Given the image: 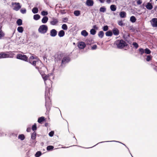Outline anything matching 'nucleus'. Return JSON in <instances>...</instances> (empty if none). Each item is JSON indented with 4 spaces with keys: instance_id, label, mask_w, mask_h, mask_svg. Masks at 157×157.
Returning a JSON list of instances; mask_svg holds the SVG:
<instances>
[{
    "instance_id": "obj_7",
    "label": "nucleus",
    "mask_w": 157,
    "mask_h": 157,
    "mask_svg": "<svg viewBox=\"0 0 157 157\" xmlns=\"http://www.w3.org/2000/svg\"><path fill=\"white\" fill-rule=\"evenodd\" d=\"M13 55L7 54L4 52H2L0 53V58H11L12 57Z\"/></svg>"
},
{
    "instance_id": "obj_60",
    "label": "nucleus",
    "mask_w": 157,
    "mask_h": 157,
    "mask_svg": "<svg viewBox=\"0 0 157 157\" xmlns=\"http://www.w3.org/2000/svg\"><path fill=\"white\" fill-rule=\"evenodd\" d=\"M61 57V55H60L58 56V59H60Z\"/></svg>"
},
{
    "instance_id": "obj_59",
    "label": "nucleus",
    "mask_w": 157,
    "mask_h": 157,
    "mask_svg": "<svg viewBox=\"0 0 157 157\" xmlns=\"http://www.w3.org/2000/svg\"><path fill=\"white\" fill-rule=\"evenodd\" d=\"M35 59L34 57V56H31L30 57L29 59Z\"/></svg>"
},
{
    "instance_id": "obj_16",
    "label": "nucleus",
    "mask_w": 157,
    "mask_h": 157,
    "mask_svg": "<svg viewBox=\"0 0 157 157\" xmlns=\"http://www.w3.org/2000/svg\"><path fill=\"white\" fill-rule=\"evenodd\" d=\"M94 3V1L93 0H87L86 4L88 6H91L93 5Z\"/></svg>"
},
{
    "instance_id": "obj_28",
    "label": "nucleus",
    "mask_w": 157,
    "mask_h": 157,
    "mask_svg": "<svg viewBox=\"0 0 157 157\" xmlns=\"http://www.w3.org/2000/svg\"><path fill=\"white\" fill-rule=\"evenodd\" d=\"M16 23L18 26H20L22 24V21L21 19H19L17 20L16 21Z\"/></svg>"
},
{
    "instance_id": "obj_54",
    "label": "nucleus",
    "mask_w": 157,
    "mask_h": 157,
    "mask_svg": "<svg viewBox=\"0 0 157 157\" xmlns=\"http://www.w3.org/2000/svg\"><path fill=\"white\" fill-rule=\"evenodd\" d=\"M68 21V18L67 17H64L63 19V21L64 22H66Z\"/></svg>"
},
{
    "instance_id": "obj_20",
    "label": "nucleus",
    "mask_w": 157,
    "mask_h": 157,
    "mask_svg": "<svg viewBox=\"0 0 157 157\" xmlns=\"http://www.w3.org/2000/svg\"><path fill=\"white\" fill-rule=\"evenodd\" d=\"M45 120V118L44 117H39L38 119V122L40 124H42V122Z\"/></svg>"
},
{
    "instance_id": "obj_63",
    "label": "nucleus",
    "mask_w": 157,
    "mask_h": 157,
    "mask_svg": "<svg viewBox=\"0 0 157 157\" xmlns=\"http://www.w3.org/2000/svg\"><path fill=\"white\" fill-rule=\"evenodd\" d=\"M30 60L31 59H29V60H28V62H29L31 64L32 63V62Z\"/></svg>"
},
{
    "instance_id": "obj_61",
    "label": "nucleus",
    "mask_w": 157,
    "mask_h": 157,
    "mask_svg": "<svg viewBox=\"0 0 157 157\" xmlns=\"http://www.w3.org/2000/svg\"><path fill=\"white\" fill-rule=\"evenodd\" d=\"M99 1L101 3H103L105 2V0H99Z\"/></svg>"
},
{
    "instance_id": "obj_24",
    "label": "nucleus",
    "mask_w": 157,
    "mask_h": 157,
    "mask_svg": "<svg viewBox=\"0 0 157 157\" xmlns=\"http://www.w3.org/2000/svg\"><path fill=\"white\" fill-rule=\"evenodd\" d=\"M105 34L107 36H111L113 35V33L111 30H109L106 32Z\"/></svg>"
},
{
    "instance_id": "obj_50",
    "label": "nucleus",
    "mask_w": 157,
    "mask_h": 157,
    "mask_svg": "<svg viewBox=\"0 0 157 157\" xmlns=\"http://www.w3.org/2000/svg\"><path fill=\"white\" fill-rule=\"evenodd\" d=\"M54 133V131H51L49 133V136L50 137H52L53 136Z\"/></svg>"
},
{
    "instance_id": "obj_38",
    "label": "nucleus",
    "mask_w": 157,
    "mask_h": 157,
    "mask_svg": "<svg viewBox=\"0 0 157 157\" xmlns=\"http://www.w3.org/2000/svg\"><path fill=\"white\" fill-rule=\"evenodd\" d=\"M118 25L121 26H123L124 25V23L123 22L122 20L119 21H118Z\"/></svg>"
},
{
    "instance_id": "obj_9",
    "label": "nucleus",
    "mask_w": 157,
    "mask_h": 157,
    "mask_svg": "<svg viewBox=\"0 0 157 157\" xmlns=\"http://www.w3.org/2000/svg\"><path fill=\"white\" fill-rule=\"evenodd\" d=\"M12 5H15L14 6L13 9L16 11H18L21 8V6L18 2L13 3Z\"/></svg>"
},
{
    "instance_id": "obj_47",
    "label": "nucleus",
    "mask_w": 157,
    "mask_h": 157,
    "mask_svg": "<svg viewBox=\"0 0 157 157\" xmlns=\"http://www.w3.org/2000/svg\"><path fill=\"white\" fill-rule=\"evenodd\" d=\"M22 14H25L26 13V10L25 9H22L20 10Z\"/></svg>"
},
{
    "instance_id": "obj_33",
    "label": "nucleus",
    "mask_w": 157,
    "mask_h": 157,
    "mask_svg": "<svg viewBox=\"0 0 157 157\" xmlns=\"http://www.w3.org/2000/svg\"><path fill=\"white\" fill-rule=\"evenodd\" d=\"M17 31L20 33H22L23 31V28L22 26H19L17 28Z\"/></svg>"
},
{
    "instance_id": "obj_52",
    "label": "nucleus",
    "mask_w": 157,
    "mask_h": 157,
    "mask_svg": "<svg viewBox=\"0 0 157 157\" xmlns=\"http://www.w3.org/2000/svg\"><path fill=\"white\" fill-rule=\"evenodd\" d=\"M6 134L2 131H0V136H6Z\"/></svg>"
},
{
    "instance_id": "obj_48",
    "label": "nucleus",
    "mask_w": 157,
    "mask_h": 157,
    "mask_svg": "<svg viewBox=\"0 0 157 157\" xmlns=\"http://www.w3.org/2000/svg\"><path fill=\"white\" fill-rule=\"evenodd\" d=\"M151 65L153 69L157 72V66L153 64H151Z\"/></svg>"
},
{
    "instance_id": "obj_56",
    "label": "nucleus",
    "mask_w": 157,
    "mask_h": 157,
    "mask_svg": "<svg viewBox=\"0 0 157 157\" xmlns=\"http://www.w3.org/2000/svg\"><path fill=\"white\" fill-rule=\"evenodd\" d=\"M142 2L141 0H138L137 1V3L138 5H140L141 4Z\"/></svg>"
},
{
    "instance_id": "obj_3",
    "label": "nucleus",
    "mask_w": 157,
    "mask_h": 157,
    "mask_svg": "<svg viewBox=\"0 0 157 157\" xmlns=\"http://www.w3.org/2000/svg\"><path fill=\"white\" fill-rule=\"evenodd\" d=\"M70 60V59L68 56L64 57L62 60L61 63L60 67H63L65 66V64L68 63Z\"/></svg>"
},
{
    "instance_id": "obj_31",
    "label": "nucleus",
    "mask_w": 157,
    "mask_h": 157,
    "mask_svg": "<svg viewBox=\"0 0 157 157\" xmlns=\"http://www.w3.org/2000/svg\"><path fill=\"white\" fill-rule=\"evenodd\" d=\"M136 18L134 16H132L130 18V21L132 23H134L136 21Z\"/></svg>"
},
{
    "instance_id": "obj_15",
    "label": "nucleus",
    "mask_w": 157,
    "mask_h": 157,
    "mask_svg": "<svg viewBox=\"0 0 157 157\" xmlns=\"http://www.w3.org/2000/svg\"><path fill=\"white\" fill-rule=\"evenodd\" d=\"M113 34L115 36H118L119 33V30L116 28H113L112 30Z\"/></svg>"
},
{
    "instance_id": "obj_5",
    "label": "nucleus",
    "mask_w": 157,
    "mask_h": 157,
    "mask_svg": "<svg viewBox=\"0 0 157 157\" xmlns=\"http://www.w3.org/2000/svg\"><path fill=\"white\" fill-rule=\"evenodd\" d=\"M16 58L19 59L21 60L26 62H28V58L26 55H22L20 54H18L17 55Z\"/></svg>"
},
{
    "instance_id": "obj_42",
    "label": "nucleus",
    "mask_w": 157,
    "mask_h": 157,
    "mask_svg": "<svg viewBox=\"0 0 157 157\" xmlns=\"http://www.w3.org/2000/svg\"><path fill=\"white\" fill-rule=\"evenodd\" d=\"M103 30L104 31H106L108 30L109 29V27L107 25L104 26L102 28Z\"/></svg>"
},
{
    "instance_id": "obj_22",
    "label": "nucleus",
    "mask_w": 157,
    "mask_h": 157,
    "mask_svg": "<svg viewBox=\"0 0 157 157\" xmlns=\"http://www.w3.org/2000/svg\"><path fill=\"white\" fill-rule=\"evenodd\" d=\"M58 35L60 37H63L65 35L64 31L63 30H61L59 32Z\"/></svg>"
},
{
    "instance_id": "obj_45",
    "label": "nucleus",
    "mask_w": 157,
    "mask_h": 157,
    "mask_svg": "<svg viewBox=\"0 0 157 157\" xmlns=\"http://www.w3.org/2000/svg\"><path fill=\"white\" fill-rule=\"evenodd\" d=\"M32 130L33 131H34L36 130L37 129V127H36V123H35L32 126Z\"/></svg>"
},
{
    "instance_id": "obj_25",
    "label": "nucleus",
    "mask_w": 157,
    "mask_h": 157,
    "mask_svg": "<svg viewBox=\"0 0 157 157\" xmlns=\"http://www.w3.org/2000/svg\"><path fill=\"white\" fill-rule=\"evenodd\" d=\"M117 7L114 5H111L110 6V9L112 11H114L116 10Z\"/></svg>"
},
{
    "instance_id": "obj_36",
    "label": "nucleus",
    "mask_w": 157,
    "mask_h": 157,
    "mask_svg": "<svg viewBox=\"0 0 157 157\" xmlns=\"http://www.w3.org/2000/svg\"><path fill=\"white\" fill-rule=\"evenodd\" d=\"M90 33L92 35H94L96 33V31L94 29H92L90 30Z\"/></svg>"
},
{
    "instance_id": "obj_8",
    "label": "nucleus",
    "mask_w": 157,
    "mask_h": 157,
    "mask_svg": "<svg viewBox=\"0 0 157 157\" xmlns=\"http://www.w3.org/2000/svg\"><path fill=\"white\" fill-rule=\"evenodd\" d=\"M150 22L151 25L153 27H157V18H154L152 19Z\"/></svg>"
},
{
    "instance_id": "obj_10",
    "label": "nucleus",
    "mask_w": 157,
    "mask_h": 157,
    "mask_svg": "<svg viewBox=\"0 0 157 157\" xmlns=\"http://www.w3.org/2000/svg\"><path fill=\"white\" fill-rule=\"evenodd\" d=\"M118 142V143H120L121 144H123V145H124V146H125L128 149L130 153V154L131 155V156H132V157H133L132 155H131L130 152V151L129 150V148H128V147L125 145L124 144L119 142V141H115V140H112V141H102V142H99L96 145H95L94 146H93V147L96 146V145H97L98 144H99V143H105V142Z\"/></svg>"
},
{
    "instance_id": "obj_62",
    "label": "nucleus",
    "mask_w": 157,
    "mask_h": 157,
    "mask_svg": "<svg viewBox=\"0 0 157 157\" xmlns=\"http://www.w3.org/2000/svg\"><path fill=\"white\" fill-rule=\"evenodd\" d=\"M106 2L108 3H110L111 2V0H106Z\"/></svg>"
},
{
    "instance_id": "obj_58",
    "label": "nucleus",
    "mask_w": 157,
    "mask_h": 157,
    "mask_svg": "<svg viewBox=\"0 0 157 157\" xmlns=\"http://www.w3.org/2000/svg\"><path fill=\"white\" fill-rule=\"evenodd\" d=\"M31 130V128H28L26 129V131L28 132H29Z\"/></svg>"
},
{
    "instance_id": "obj_27",
    "label": "nucleus",
    "mask_w": 157,
    "mask_h": 157,
    "mask_svg": "<svg viewBox=\"0 0 157 157\" xmlns=\"http://www.w3.org/2000/svg\"><path fill=\"white\" fill-rule=\"evenodd\" d=\"M32 12L34 14H36L38 12V9L37 7H34L32 10Z\"/></svg>"
},
{
    "instance_id": "obj_26",
    "label": "nucleus",
    "mask_w": 157,
    "mask_h": 157,
    "mask_svg": "<svg viewBox=\"0 0 157 157\" xmlns=\"http://www.w3.org/2000/svg\"><path fill=\"white\" fill-rule=\"evenodd\" d=\"M74 15L76 16H79L81 14V12L78 10H75L74 12Z\"/></svg>"
},
{
    "instance_id": "obj_46",
    "label": "nucleus",
    "mask_w": 157,
    "mask_h": 157,
    "mask_svg": "<svg viewBox=\"0 0 157 157\" xmlns=\"http://www.w3.org/2000/svg\"><path fill=\"white\" fill-rule=\"evenodd\" d=\"M132 45L136 49L139 47V45L138 44L135 42H134L132 43Z\"/></svg>"
},
{
    "instance_id": "obj_1",
    "label": "nucleus",
    "mask_w": 157,
    "mask_h": 157,
    "mask_svg": "<svg viewBox=\"0 0 157 157\" xmlns=\"http://www.w3.org/2000/svg\"><path fill=\"white\" fill-rule=\"evenodd\" d=\"M115 44L119 49H122L127 46L126 43L123 40H116Z\"/></svg>"
},
{
    "instance_id": "obj_39",
    "label": "nucleus",
    "mask_w": 157,
    "mask_h": 157,
    "mask_svg": "<svg viewBox=\"0 0 157 157\" xmlns=\"http://www.w3.org/2000/svg\"><path fill=\"white\" fill-rule=\"evenodd\" d=\"M144 52L145 53L147 54H149L151 53V51L148 48H146L144 49Z\"/></svg>"
},
{
    "instance_id": "obj_34",
    "label": "nucleus",
    "mask_w": 157,
    "mask_h": 157,
    "mask_svg": "<svg viewBox=\"0 0 157 157\" xmlns=\"http://www.w3.org/2000/svg\"><path fill=\"white\" fill-rule=\"evenodd\" d=\"M41 14L43 16H46L48 15V13L47 11L43 10L41 12Z\"/></svg>"
},
{
    "instance_id": "obj_6",
    "label": "nucleus",
    "mask_w": 157,
    "mask_h": 157,
    "mask_svg": "<svg viewBox=\"0 0 157 157\" xmlns=\"http://www.w3.org/2000/svg\"><path fill=\"white\" fill-rule=\"evenodd\" d=\"M45 100V106L46 108V109L47 111H49L50 109V107L51 105V100L50 99L48 100Z\"/></svg>"
},
{
    "instance_id": "obj_19",
    "label": "nucleus",
    "mask_w": 157,
    "mask_h": 157,
    "mask_svg": "<svg viewBox=\"0 0 157 157\" xmlns=\"http://www.w3.org/2000/svg\"><path fill=\"white\" fill-rule=\"evenodd\" d=\"M119 15L121 17L124 18L126 17V13L124 11H121Z\"/></svg>"
},
{
    "instance_id": "obj_57",
    "label": "nucleus",
    "mask_w": 157,
    "mask_h": 157,
    "mask_svg": "<svg viewBox=\"0 0 157 157\" xmlns=\"http://www.w3.org/2000/svg\"><path fill=\"white\" fill-rule=\"evenodd\" d=\"M93 29H94L95 30H98V27L96 25H94L93 26Z\"/></svg>"
},
{
    "instance_id": "obj_64",
    "label": "nucleus",
    "mask_w": 157,
    "mask_h": 157,
    "mask_svg": "<svg viewBox=\"0 0 157 157\" xmlns=\"http://www.w3.org/2000/svg\"><path fill=\"white\" fill-rule=\"evenodd\" d=\"M48 124L47 123H46L45 124V126H47Z\"/></svg>"
},
{
    "instance_id": "obj_4",
    "label": "nucleus",
    "mask_w": 157,
    "mask_h": 157,
    "mask_svg": "<svg viewBox=\"0 0 157 157\" xmlns=\"http://www.w3.org/2000/svg\"><path fill=\"white\" fill-rule=\"evenodd\" d=\"M42 77L44 82V83L46 86L48 87L50 86L49 85L47 84V83L49 82L51 84V81L48 75H42Z\"/></svg>"
},
{
    "instance_id": "obj_43",
    "label": "nucleus",
    "mask_w": 157,
    "mask_h": 157,
    "mask_svg": "<svg viewBox=\"0 0 157 157\" xmlns=\"http://www.w3.org/2000/svg\"><path fill=\"white\" fill-rule=\"evenodd\" d=\"M5 36V34L1 30H0V39L4 37Z\"/></svg>"
},
{
    "instance_id": "obj_23",
    "label": "nucleus",
    "mask_w": 157,
    "mask_h": 157,
    "mask_svg": "<svg viewBox=\"0 0 157 157\" xmlns=\"http://www.w3.org/2000/svg\"><path fill=\"white\" fill-rule=\"evenodd\" d=\"M104 34V32L102 31H101L98 32V36L99 38H102L103 37Z\"/></svg>"
},
{
    "instance_id": "obj_18",
    "label": "nucleus",
    "mask_w": 157,
    "mask_h": 157,
    "mask_svg": "<svg viewBox=\"0 0 157 157\" xmlns=\"http://www.w3.org/2000/svg\"><path fill=\"white\" fill-rule=\"evenodd\" d=\"M48 19V17L47 16H44L41 20V22L43 24H45L47 22Z\"/></svg>"
},
{
    "instance_id": "obj_2",
    "label": "nucleus",
    "mask_w": 157,
    "mask_h": 157,
    "mask_svg": "<svg viewBox=\"0 0 157 157\" xmlns=\"http://www.w3.org/2000/svg\"><path fill=\"white\" fill-rule=\"evenodd\" d=\"M48 30V27L47 25H40L38 29L39 32L43 34H44L46 33Z\"/></svg>"
},
{
    "instance_id": "obj_41",
    "label": "nucleus",
    "mask_w": 157,
    "mask_h": 157,
    "mask_svg": "<svg viewBox=\"0 0 157 157\" xmlns=\"http://www.w3.org/2000/svg\"><path fill=\"white\" fill-rule=\"evenodd\" d=\"M41 152L40 151H37L35 154L36 157H39L41 155Z\"/></svg>"
},
{
    "instance_id": "obj_21",
    "label": "nucleus",
    "mask_w": 157,
    "mask_h": 157,
    "mask_svg": "<svg viewBox=\"0 0 157 157\" xmlns=\"http://www.w3.org/2000/svg\"><path fill=\"white\" fill-rule=\"evenodd\" d=\"M81 34L82 36L86 37L88 35V33L86 30H84L81 31Z\"/></svg>"
},
{
    "instance_id": "obj_32",
    "label": "nucleus",
    "mask_w": 157,
    "mask_h": 157,
    "mask_svg": "<svg viewBox=\"0 0 157 157\" xmlns=\"http://www.w3.org/2000/svg\"><path fill=\"white\" fill-rule=\"evenodd\" d=\"M54 148V147L52 145H49L47 147V150L48 151H50L52 150Z\"/></svg>"
},
{
    "instance_id": "obj_30",
    "label": "nucleus",
    "mask_w": 157,
    "mask_h": 157,
    "mask_svg": "<svg viewBox=\"0 0 157 157\" xmlns=\"http://www.w3.org/2000/svg\"><path fill=\"white\" fill-rule=\"evenodd\" d=\"M40 16L38 14H36L33 16V19L35 20H38L40 18Z\"/></svg>"
},
{
    "instance_id": "obj_17",
    "label": "nucleus",
    "mask_w": 157,
    "mask_h": 157,
    "mask_svg": "<svg viewBox=\"0 0 157 157\" xmlns=\"http://www.w3.org/2000/svg\"><path fill=\"white\" fill-rule=\"evenodd\" d=\"M146 7L147 9L148 10H151L153 7L152 4L149 2L147 3V4L146 6Z\"/></svg>"
},
{
    "instance_id": "obj_13",
    "label": "nucleus",
    "mask_w": 157,
    "mask_h": 157,
    "mask_svg": "<svg viewBox=\"0 0 157 157\" xmlns=\"http://www.w3.org/2000/svg\"><path fill=\"white\" fill-rule=\"evenodd\" d=\"M86 45L83 42H80L78 44V47L80 49H83L86 47Z\"/></svg>"
},
{
    "instance_id": "obj_12",
    "label": "nucleus",
    "mask_w": 157,
    "mask_h": 157,
    "mask_svg": "<svg viewBox=\"0 0 157 157\" xmlns=\"http://www.w3.org/2000/svg\"><path fill=\"white\" fill-rule=\"evenodd\" d=\"M52 20L50 22V24L52 25H56L58 22V20L57 18L54 17H52Z\"/></svg>"
},
{
    "instance_id": "obj_53",
    "label": "nucleus",
    "mask_w": 157,
    "mask_h": 157,
    "mask_svg": "<svg viewBox=\"0 0 157 157\" xmlns=\"http://www.w3.org/2000/svg\"><path fill=\"white\" fill-rule=\"evenodd\" d=\"M36 61L34 60L32 63L31 64L33 65L34 66H36Z\"/></svg>"
},
{
    "instance_id": "obj_51",
    "label": "nucleus",
    "mask_w": 157,
    "mask_h": 157,
    "mask_svg": "<svg viewBox=\"0 0 157 157\" xmlns=\"http://www.w3.org/2000/svg\"><path fill=\"white\" fill-rule=\"evenodd\" d=\"M97 48V45L96 44H94L91 47V49L92 50H95Z\"/></svg>"
},
{
    "instance_id": "obj_11",
    "label": "nucleus",
    "mask_w": 157,
    "mask_h": 157,
    "mask_svg": "<svg viewBox=\"0 0 157 157\" xmlns=\"http://www.w3.org/2000/svg\"><path fill=\"white\" fill-rule=\"evenodd\" d=\"M50 93L49 92V89L48 88H46L45 91V100H48V99H50L49 96H50Z\"/></svg>"
},
{
    "instance_id": "obj_40",
    "label": "nucleus",
    "mask_w": 157,
    "mask_h": 157,
    "mask_svg": "<svg viewBox=\"0 0 157 157\" xmlns=\"http://www.w3.org/2000/svg\"><path fill=\"white\" fill-rule=\"evenodd\" d=\"M139 50L140 52V54L141 55H142L144 53H145L144 49L142 48H140Z\"/></svg>"
},
{
    "instance_id": "obj_37",
    "label": "nucleus",
    "mask_w": 157,
    "mask_h": 157,
    "mask_svg": "<svg viewBox=\"0 0 157 157\" xmlns=\"http://www.w3.org/2000/svg\"><path fill=\"white\" fill-rule=\"evenodd\" d=\"M106 10V8L104 6H102L100 9V11L101 12L104 13Z\"/></svg>"
},
{
    "instance_id": "obj_14",
    "label": "nucleus",
    "mask_w": 157,
    "mask_h": 157,
    "mask_svg": "<svg viewBox=\"0 0 157 157\" xmlns=\"http://www.w3.org/2000/svg\"><path fill=\"white\" fill-rule=\"evenodd\" d=\"M50 34L51 36L55 37L57 35V31L56 29H53L50 31Z\"/></svg>"
},
{
    "instance_id": "obj_49",
    "label": "nucleus",
    "mask_w": 157,
    "mask_h": 157,
    "mask_svg": "<svg viewBox=\"0 0 157 157\" xmlns=\"http://www.w3.org/2000/svg\"><path fill=\"white\" fill-rule=\"evenodd\" d=\"M151 59V57L150 55H148L147 56V58L146 59V60L147 61H150Z\"/></svg>"
},
{
    "instance_id": "obj_55",
    "label": "nucleus",
    "mask_w": 157,
    "mask_h": 157,
    "mask_svg": "<svg viewBox=\"0 0 157 157\" xmlns=\"http://www.w3.org/2000/svg\"><path fill=\"white\" fill-rule=\"evenodd\" d=\"M60 12H61V13L63 14H64L66 13V12L65 11V10H61Z\"/></svg>"
},
{
    "instance_id": "obj_35",
    "label": "nucleus",
    "mask_w": 157,
    "mask_h": 157,
    "mask_svg": "<svg viewBox=\"0 0 157 157\" xmlns=\"http://www.w3.org/2000/svg\"><path fill=\"white\" fill-rule=\"evenodd\" d=\"M36 133L34 132L31 134V138L33 140H35L36 138Z\"/></svg>"
},
{
    "instance_id": "obj_29",
    "label": "nucleus",
    "mask_w": 157,
    "mask_h": 157,
    "mask_svg": "<svg viewBox=\"0 0 157 157\" xmlns=\"http://www.w3.org/2000/svg\"><path fill=\"white\" fill-rule=\"evenodd\" d=\"M18 139H20L21 140H23L25 139V136L24 134H20L18 136Z\"/></svg>"
},
{
    "instance_id": "obj_44",
    "label": "nucleus",
    "mask_w": 157,
    "mask_h": 157,
    "mask_svg": "<svg viewBox=\"0 0 157 157\" xmlns=\"http://www.w3.org/2000/svg\"><path fill=\"white\" fill-rule=\"evenodd\" d=\"M62 28L64 30H67V26L66 24H63L62 26Z\"/></svg>"
}]
</instances>
